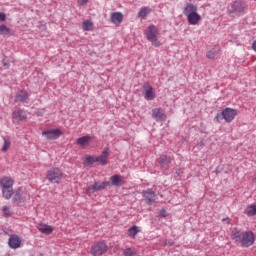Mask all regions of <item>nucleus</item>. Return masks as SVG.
<instances>
[{
  "mask_svg": "<svg viewBox=\"0 0 256 256\" xmlns=\"http://www.w3.org/2000/svg\"><path fill=\"white\" fill-rule=\"evenodd\" d=\"M231 240L241 243L242 247H251L255 243V234L251 230L243 232L239 228H233Z\"/></svg>",
  "mask_w": 256,
  "mask_h": 256,
  "instance_id": "nucleus-1",
  "label": "nucleus"
},
{
  "mask_svg": "<svg viewBox=\"0 0 256 256\" xmlns=\"http://www.w3.org/2000/svg\"><path fill=\"white\" fill-rule=\"evenodd\" d=\"M183 14L187 17L189 25H198L201 21V15L197 13V5L192 3L186 4Z\"/></svg>",
  "mask_w": 256,
  "mask_h": 256,
  "instance_id": "nucleus-2",
  "label": "nucleus"
},
{
  "mask_svg": "<svg viewBox=\"0 0 256 256\" xmlns=\"http://www.w3.org/2000/svg\"><path fill=\"white\" fill-rule=\"evenodd\" d=\"M15 180L9 176H2L0 178V187L2 189V195L4 199H11L13 197V185Z\"/></svg>",
  "mask_w": 256,
  "mask_h": 256,
  "instance_id": "nucleus-3",
  "label": "nucleus"
},
{
  "mask_svg": "<svg viewBox=\"0 0 256 256\" xmlns=\"http://www.w3.org/2000/svg\"><path fill=\"white\" fill-rule=\"evenodd\" d=\"M144 35L147 41H150L154 47H161V41H159V29L155 25H150L144 30Z\"/></svg>",
  "mask_w": 256,
  "mask_h": 256,
  "instance_id": "nucleus-4",
  "label": "nucleus"
},
{
  "mask_svg": "<svg viewBox=\"0 0 256 256\" xmlns=\"http://www.w3.org/2000/svg\"><path fill=\"white\" fill-rule=\"evenodd\" d=\"M238 114L239 111L237 109L225 108L221 113L216 115V121H222L224 119L226 123H232Z\"/></svg>",
  "mask_w": 256,
  "mask_h": 256,
  "instance_id": "nucleus-5",
  "label": "nucleus"
},
{
  "mask_svg": "<svg viewBox=\"0 0 256 256\" xmlns=\"http://www.w3.org/2000/svg\"><path fill=\"white\" fill-rule=\"evenodd\" d=\"M63 175V171L60 168L52 167L47 171L46 179L49 183H61Z\"/></svg>",
  "mask_w": 256,
  "mask_h": 256,
  "instance_id": "nucleus-6",
  "label": "nucleus"
},
{
  "mask_svg": "<svg viewBox=\"0 0 256 256\" xmlns=\"http://www.w3.org/2000/svg\"><path fill=\"white\" fill-rule=\"evenodd\" d=\"M109 246H107L106 243L103 241L95 242L90 250L91 255L99 256V255H105V253L108 251Z\"/></svg>",
  "mask_w": 256,
  "mask_h": 256,
  "instance_id": "nucleus-7",
  "label": "nucleus"
},
{
  "mask_svg": "<svg viewBox=\"0 0 256 256\" xmlns=\"http://www.w3.org/2000/svg\"><path fill=\"white\" fill-rule=\"evenodd\" d=\"M109 185H111V182H109V181L95 182L94 184H92L91 186H89L86 189V193H87V195L91 196V195H93V193H96V191H101L103 189H107V187H109Z\"/></svg>",
  "mask_w": 256,
  "mask_h": 256,
  "instance_id": "nucleus-8",
  "label": "nucleus"
},
{
  "mask_svg": "<svg viewBox=\"0 0 256 256\" xmlns=\"http://www.w3.org/2000/svg\"><path fill=\"white\" fill-rule=\"evenodd\" d=\"M230 11L232 13L243 14L247 11V3L243 0H236L230 4Z\"/></svg>",
  "mask_w": 256,
  "mask_h": 256,
  "instance_id": "nucleus-9",
  "label": "nucleus"
},
{
  "mask_svg": "<svg viewBox=\"0 0 256 256\" xmlns=\"http://www.w3.org/2000/svg\"><path fill=\"white\" fill-rule=\"evenodd\" d=\"M63 135V131L61 129H52V130H44L42 132V137H45L48 141H55V139H59V137Z\"/></svg>",
  "mask_w": 256,
  "mask_h": 256,
  "instance_id": "nucleus-10",
  "label": "nucleus"
},
{
  "mask_svg": "<svg viewBox=\"0 0 256 256\" xmlns=\"http://www.w3.org/2000/svg\"><path fill=\"white\" fill-rule=\"evenodd\" d=\"M172 161H173V158H171L170 156H167V155H161L158 158V163H159L161 169H163L164 171L169 170V166L171 165Z\"/></svg>",
  "mask_w": 256,
  "mask_h": 256,
  "instance_id": "nucleus-11",
  "label": "nucleus"
},
{
  "mask_svg": "<svg viewBox=\"0 0 256 256\" xmlns=\"http://www.w3.org/2000/svg\"><path fill=\"white\" fill-rule=\"evenodd\" d=\"M27 119V113L24 110H15L12 113V121L13 123H21V121H25Z\"/></svg>",
  "mask_w": 256,
  "mask_h": 256,
  "instance_id": "nucleus-12",
  "label": "nucleus"
},
{
  "mask_svg": "<svg viewBox=\"0 0 256 256\" xmlns=\"http://www.w3.org/2000/svg\"><path fill=\"white\" fill-rule=\"evenodd\" d=\"M26 197H27V194L23 192L21 188H18L14 193L12 201L15 205H19V203H24Z\"/></svg>",
  "mask_w": 256,
  "mask_h": 256,
  "instance_id": "nucleus-13",
  "label": "nucleus"
},
{
  "mask_svg": "<svg viewBox=\"0 0 256 256\" xmlns=\"http://www.w3.org/2000/svg\"><path fill=\"white\" fill-rule=\"evenodd\" d=\"M146 101H153L155 99V90L149 83H145L143 86Z\"/></svg>",
  "mask_w": 256,
  "mask_h": 256,
  "instance_id": "nucleus-14",
  "label": "nucleus"
},
{
  "mask_svg": "<svg viewBox=\"0 0 256 256\" xmlns=\"http://www.w3.org/2000/svg\"><path fill=\"white\" fill-rule=\"evenodd\" d=\"M142 195L147 205H153V203H155V197H157V195L155 194V191H153L152 189L144 191Z\"/></svg>",
  "mask_w": 256,
  "mask_h": 256,
  "instance_id": "nucleus-15",
  "label": "nucleus"
},
{
  "mask_svg": "<svg viewBox=\"0 0 256 256\" xmlns=\"http://www.w3.org/2000/svg\"><path fill=\"white\" fill-rule=\"evenodd\" d=\"M8 245L10 249H19V247H21V238L19 237V235H11L8 240Z\"/></svg>",
  "mask_w": 256,
  "mask_h": 256,
  "instance_id": "nucleus-16",
  "label": "nucleus"
},
{
  "mask_svg": "<svg viewBox=\"0 0 256 256\" xmlns=\"http://www.w3.org/2000/svg\"><path fill=\"white\" fill-rule=\"evenodd\" d=\"M152 117L155 121H165L167 119V115L161 108H154L152 110Z\"/></svg>",
  "mask_w": 256,
  "mask_h": 256,
  "instance_id": "nucleus-17",
  "label": "nucleus"
},
{
  "mask_svg": "<svg viewBox=\"0 0 256 256\" xmlns=\"http://www.w3.org/2000/svg\"><path fill=\"white\" fill-rule=\"evenodd\" d=\"M96 161L99 163V165H107L109 161V149L105 148L101 155L96 157Z\"/></svg>",
  "mask_w": 256,
  "mask_h": 256,
  "instance_id": "nucleus-18",
  "label": "nucleus"
},
{
  "mask_svg": "<svg viewBox=\"0 0 256 256\" xmlns=\"http://www.w3.org/2000/svg\"><path fill=\"white\" fill-rule=\"evenodd\" d=\"M111 185L114 187H121L125 185V178L121 175H113L110 177Z\"/></svg>",
  "mask_w": 256,
  "mask_h": 256,
  "instance_id": "nucleus-19",
  "label": "nucleus"
},
{
  "mask_svg": "<svg viewBox=\"0 0 256 256\" xmlns=\"http://www.w3.org/2000/svg\"><path fill=\"white\" fill-rule=\"evenodd\" d=\"M111 22L114 23V25H121L123 23V13L121 12H113L110 15Z\"/></svg>",
  "mask_w": 256,
  "mask_h": 256,
  "instance_id": "nucleus-20",
  "label": "nucleus"
},
{
  "mask_svg": "<svg viewBox=\"0 0 256 256\" xmlns=\"http://www.w3.org/2000/svg\"><path fill=\"white\" fill-rule=\"evenodd\" d=\"M37 229L44 235H51V233H53V226L51 225L40 223L38 224Z\"/></svg>",
  "mask_w": 256,
  "mask_h": 256,
  "instance_id": "nucleus-21",
  "label": "nucleus"
},
{
  "mask_svg": "<svg viewBox=\"0 0 256 256\" xmlns=\"http://www.w3.org/2000/svg\"><path fill=\"white\" fill-rule=\"evenodd\" d=\"M91 136L86 135L83 137H80L76 140L77 145H80V147H89L91 144Z\"/></svg>",
  "mask_w": 256,
  "mask_h": 256,
  "instance_id": "nucleus-22",
  "label": "nucleus"
},
{
  "mask_svg": "<svg viewBox=\"0 0 256 256\" xmlns=\"http://www.w3.org/2000/svg\"><path fill=\"white\" fill-rule=\"evenodd\" d=\"M29 99V94L25 90H21L15 97L16 103H25Z\"/></svg>",
  "mask_w": 256,
  "mask_h": 256,
  "instance_id": "nucleus-23",
  "label": "nucleus"
},
{
  "mask_svg": "<svg viewBox=\"0 0 256 256\" xmlns=\"http://www.w3.org/2000/svg\"><path fill=\"white\" fill-rule=\"evenodd\" d=\"M138 233H141V227L139 226H132L127 231V235L130 237V239H136Z\"/></svg>",
  "mask_w": 256,
  "mask_h": 256,
  "instance_id": "nucleus-24",
  "label": "nucleus"
},
{
  "mask_svg": "<svg viewBox=\"0 0 256 256\" xmlns=\"http://www.w3.org/2000/svg\"><path fill=\"white\" fill-rule=\"evenodd\" d=\"M245 215L247 217H255L256 215V204H250L248 205L244 210Z\"/></svg>",
  "mask_w": 256,
  "mask_h": 256,
  "instance_id": "nucleus-25",
  "label": "nucleus"
},
{
  "mask_svg": "<svg viewBox=\"0 0 256 256\" xmlns=\"http://www.w3.org/2000/svg\"><path fill=\"white\" fill-rule=\"evenodd\" d=\"M149 13H151V8H149V7H142L140 9V11L138 12V17L140 19H145L147 17V15H149Z\"/></svg>",
  "mask_w": 256,
  "mask_h": 256,
  "instance_id": "nucleus-26",
  "label": "nucleus"
},
{
  "mask_svg": "<svg viewBox=\"0 0 256 256\" xmlns=\"http://www.w3.org/2000/svg\"><path fill=\"white\" fill-rule=\"evenodd\" d=\"M82 29H83V31H93V22H91L89 20H85L82 23Z\"/></svg>",
  "mask_w": 256,
  "mask_h": 256,
  "instance_id": "nucleus-27",
  "label": "nucleus"
},
{
  "mask_svg": "<svg viewBox=\"0 0 256 256\" xmlns=\"http://www.w3.org/2000/svg\"><path fill=\"white\" fill-rule=\"evenodd\" d=\"M0 35H11V28L5 24L0 25Z\"/></svg>",
  "mask_w": 256,
  "mask_h": 256,
  "instance_id": "nucleus-28",
  "label": "nucleus"
},
{
  "mask_svg": "<svg viewBox=\"0 0 256 256\" xmlns=\"http://www.w3.org/2000/svg\"><path fill=\"white\" fill-rule=\"evenodd\" d=\"M2 213H3L4 217H11V215H13V211L11 210V207H9V206H3Z\"/></svg>",
  "mask_w": 256,
  "mask_h": 256,
  "instance_id": "nucleus-29",
  "label": "nucleus"
},
{
  "mask_svg": "<svg viewBox=\"0 0 256 256\" xmlns=\"http://www.w3.org/2000/svg\"><path fill=\"white\" fill-rule=\"evenodd\" d=\"M4 145L2 147V151L5 153L6 151H9V147H11V140L7 137H4Z\"/></svg>",
  "mask_w": 256,
  "mask_h": 256,
  "instance_id": "nucleus-30",
  "label": "nucleus"
},
{
  "mask_svg": "<svg viewBox=\"0 0 256 256\" xmlns=\"http://www.w3.org/2000/svg\"><path fill=\"white\" fill-rule=\"evenodd\" d=\"M123 255L124 256H135V255H137V252L133 248H125L123 250Z\"/></svg>",
  "mask_w": 256,
  "mask_h": 256,
  "instance_id": "nucleus-31",
  "label": "nucleus"
},
{
  "mask_svg": "<svg viewBox=\"0 0 256 256\" xmlns=\"http://www.w3.org/2000/svg\"><path fill=\"white\" fill-rule=\"evenodd\" d=\"M85 163L88 165H93V163H97V156H87L85 158Z\"/></svg>",
  "mask_w": 256,
  "mask_h": 256,
  "instance_id": "nucleus-32",
  "label": "nucleus"
},
{
  "mask_svg": "<svg viewBox=\"0 0 256 256\" xmlns=\"http://www.w3.org/2000/svg\"><path fill=\"white\" fill-rule=\"evenodd\" d=\"M206 57H207V59H211V60L215 59V57H217V51H215V50L208 51L206 53Z\"/></svg>",
  "mask_w": 256,
  "mask_h": 256,
  "instance_id": "nucleus-33",
  "label": "nucleus"
},
{
  "mask_svg": "<svg viewBox=\"0 0 256 256\" xmlns=\"http://www.w3.org/2000/svg\"><path fill=\"white\" fill-rule=\"evenodd\" d=\"M88 2L89 0H77V4L79 5V7L87 5Z\"/></svg>",
  "mask_w": 256,
  "mask_h": 256,
  "instance_id": "nucleus-34",
  "label": "nucleus"
},
{
  "mask_svg": "<svg viewBox=\"0 0 256 256\" xmlns=\"http://www.w3.org/2000/svg\"><path fill=\"white\" fill-rule=\"evenodd\" d=\"M5 19H7V15H5L3 12H0V21H5Z\"/></svg>",
  "mask_w": 256,
  "mask_h": 256,
  "instance_id": "nucleus-35",
  "label": "nucleus"
},
{
  "mask_svg": "<svg viewBox=\"0 0 256 256\" xmlns=\"http://www.w3.org/2000/svg\"><path fill=\"white\" fill-rule=\"evenodd\" d=\"M222 223H227V225H229L231 223V218L226 217V218L222 219Z\"/></svg>",
  "mask_w": 256,
  "mask_h": 256,
  "instance_id": "nucleus-36",
  "label": "nucleus"
},
{
  "mask_svg": "<svg viewBox=\"0 0 256 256\" xmlns=\"http://www.w3.org/2000/svg\"><path fill=\"white\" fill-rule=\"evenodd\" d=\"M252 49L256 52V40L252 44Z\"/></svg>",
  "mask_w": 256,
  "mask_h": 256,
  "instance_id": "nucleus-37",
  "label": "nucleus"
},
{
  "mask_svg": "<svg viewBox=\"0 0 256 256\" xmlns=\"http://www.w3.org/2000/svg\"><path fill=\"white\" fill-rule=\"evenodd\" d=\"M165 213H166L165 210L160 211V214L162 215V217H165Z\"/></svg>",
  "mask_w": 256,
  "mask_h": 256,
  "instance_id": "nucleus-38",
  "label": "nucleus"
}]
</instances>
